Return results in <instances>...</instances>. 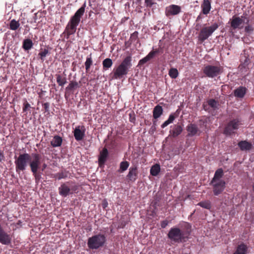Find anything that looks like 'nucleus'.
<instances>
[{
    "label": "nucleus",
    "instance_id": "32",
    "mask_svg": "<svg viewBox=\"0 0 254 254\" xmlns=\"http://www.w3.org/2000/svg\"><path fill=\"white\" fill-rule=\"evenodd\" d=\"M113 65L112 60L110 58H106L103 61V68L104 70H107Z\"/></svg>",
    "mask_w": 254,
    "mask_h": 254
},
{
    "label": "nucleus",
    "instance_id": "11",
    "mask_svg": "<svg viewBox=\"0 0 254 254\" xmlns=\"http://www.w3.org/2000/svg\"><path fill=\"white\" fill-rule=\"evenodd\" d=\"M239 126V121L234 119L230 121L224 129V132L226 135H231L234 133V130L237 129Z\"/></svg>",
    "mask_w": 254,
    "mask_h": 254
},
{
    "label": "nucleus",
    "instance_id": "12",
    "mask_svg": "<svg viewBox=\"0 0 254 254\" xmlns=\"http://www.w3.org/2000/svg\"><path fill=\"white\" fill-rule=\"evenodd\" d=\"M11 236L5 232L0 224V243L4 245H9L11 242Z\"/></svg>",
    "mask_w": 254,
    "mask_h": 254
},
{
    "label": "nucleus",
    "instance_id": "43",
    "mask_svg": "<svg viewBox=\"0 0 254 254\" xmlns=\"http://www.w3.org/2000/svg\"><path fill=\"white\" fill-rule=\"evenodd\" d=\"M31 172H32L33 175L34 177L36 183L38 184L41 179V175L40 173H38V170L32 171Z\"/></svg>",
    "mask_w": 254,
    "mask_h": 254
},
{
    "label": "nucleus",
    "instance_id": "8",
    "mask_svg": "<svg viewBox=\"0 0 254 254\" xmlns=\"http://www.w3.org/2000/svg\"><path fill=\"white\" fill-rule=\"evenodd\" d=\"M218 24L216 23L213 24L210 26L203 27L198 35V41L202 43L208 39L212 34L218 28Z\"/></svg>",
    "mask_w": 254,
    "mask_h": 254
},
{
    "label": "nucleus",
    "instance_id": "45",
    "mask_svg": "<svg viewBox=\"0 0 254 254\" xmlns=\"http://www.w3.org/2000/svg\"><path fill=\"white\" fill-rule=\"evenodd\" d=\"M42 106L44 109L45 112H48L49 111L50 104L48 102L43 103Z\"/></svg>",
    "mask_w": 254,
    "mask_h": 254
},
{
    "label": "nucleus",
    "instance_id": "13",
    "mask_svg": "<svg viewBox=\"0 0 254 254\" xmlns=\"http://www.w3.org/2000/svg\"><path fill=\"white\" fill-rule=\"evenodd\" d=\"M213 186V191L214 195H218L224 190L226 183L224 180H219L214 184H210Z\"/></svg>",
    "mask_w": 254,
    "mask_h": 254
},
{
    "label": "nucleus",
    "instance_id": "40",
    "mask_svg": "<svg viewBox=\"0 0 254 254\" xmlns=\"http://www.w3.org/2000/svg\"><path fill=\"white\" fill-rule=\"evenodd\" d=\"M129 166V163L127 161H123L120 163V170L121 172H124L128 168Z\"/></svg>",
    "mask_w": 254,
    "mask_h": 254
},
{
    "label": "nucleus",
    "instance_id": "15",
    "mask_svg": "<svg viewBox=\"0 0 254 254\" xmlns=\"http://www.w3.org/2000/svg\"><path fill=\"white\" fill-rule=\"evenodd\" d=\"M85 128L84 126H77L73 131V135L77 141H80L83 139L85 136Z\"/></svg>",
    "mask_w": 254,
    "mask_h": 254
},
{
    "label": "nucleus",
    "instance_id": "19",
    "mask_svg": "<svg viewBox=\"0 0 254 254\" xmlns=\"http://www.w3.org/2000/svg\"><path fill=\"white\" fill-rule=\"evenodd\" d=\"M224 175V172L222 168L217 169L214 174V177L212 178L210 184H214L216 182H218L219 180H221V179Z\"/></svg>",
    "mask_w": 254,
    "mask_h": 254
},
{
    "label": "nucleus",
    "instance_id": "2",
    "mask_svg": "<svg viewBox=\"0 0 254 254\" xmlns=\"http://www.w3.org/2000/svg\"><path fill=\"white\" fill-rule=\"evenodd\" d=\"M190 232L182 230L179 228L173 227L171 228L168 234V237L171 241L175 243H184L187 242L189 239Z\"/></svg>",
    "mask_w": 254,
    "mask_h": 254
},
{
    "label": "nucleus",
    "instance_id": "34",
    "mask_svg": "<svg viewBox=\"0 0 254 254\" xmlns=\"http://www.w3.org/2000/svg\"><path fill=\"white\" fill-rule=\"evenodd\" d=\"M158 50L151 51L144 58V63L153 58L155 55L158 53Z\"/></svg>",
    "mask_w": 254,
    "mask_h": 254
},
{
    "label": "nucleus",
    "instance_id": "18",
    "mask_svg": "<svg viewBox=\"0 0 254 254\" xmlns=\"http://www.w3.org/2000/svg\"><path fill=\"white\" fill-rule=\"evenodd\" d=\"M247 88L244 86H240L234 90V95L236 97L242 98L246 94Z\"/></svg>",
    "mask_w": 254,
    "mask_h": 254
},
{
    "label": "nucleus",
    "instance_id": "23",
    "mask_svg": "<svg viewBox=\"0 0 254 254\" xmlns=\"http://www.w3.org/2000/svg\"><path fill=\"white\" fill-rule=\"evenodd\" d=\"M238 146L242 151L250 150L252 148V144L246 140L241 141L238 143Z\"/></svg>",
    "mask_w": 254,
    "mask_h": 254
},
{
    "label": "nucleus",
    "instance_id": "24",
    "mask_svg": "<svg viewBox=\"0 0 254 254\" xmlns=\"http://www.w3.org/2000/svg\"><path fill=\"white\" fill-rule=\"evenodd\" d=\"M137 177V169L135 167H131L127 175V178L130 181H134Z\"/></svg>",
    "mask_w": 254,
    "mask_h": 254
},
{
    "label": "nucleus",
    "instance_id": "14",
    "mask_svg": "<svg viewBox=\"0 0 254 254\" xmlns=\"http://www.w3.org/2000/svg\"><path fill=\"white\" fill-rule=\"evenodd\" d=\"M181 8L180 6L175 4H171L165 8V14L166 16L176 15L180 13Z\"/></svg>",
    "mask_w": 254,
    "mask_h": 254
},
{
    "label": "nucleus",
    "instance_id": "9",
    "mask_svg": "<svg viewBox=\"0 0 254 254\" xmlns=\"http://www.w3.org/2000/svg\"><path fill=\"white\" fill-rule=\"evenodd\" d=\"M202 70L206 76L214 78L222 73L223 67L221 66L207 65L204 67Z\"/></svg>",
    "mask_w": 254,
    "mask_h": 254
},
{
    "label": "nucleus",
    "instance_id": "51",
    "mask_svg": "<svg viewBox=\"0 0 254 254\" xmlns=\"http://www.w3.org/2000/svg\"><path fill=\"white\" fill-rule=\"evenodd\" d=\"M138 64L140 65H141L142 64H143V59H141L139 61Z\"/></svg>",
    "mask_w": 254,
    "mask_h": 254
},
{
    "label": "nucleus",
    "instance_id": "4",
    "mask_svg": "<svg viewBox=\"0 0 254 254\" xmlns=\"http://www.w3.org/2000/svg\"><path fill=\"white\" fill-rule=\"evenodd\" d=\"M131 61L130 57H127L123 60L114 72L113 77L115 79H120L127 74L128 69L131 66Z\"/></svg>",
    "mask_w": 254,
    "mask_h": 254
},
{
    "label": "nucleus",
    "instance_id": "6",
    "mask_svg": "<svg viewBox=\"0 0 254 254\" xmlns=\"http://www.w3.org/2000/svg\"><path fill=\"white\" fill-rule=\"evenodd\" d=\"M249 22V18L244 16V15L241 16L234 15L229 22L230 24V32L233 33V30L242 29L244 27V24H248Z\"/></svg>",
    "mask_w": 254,
    "mask_h": 254
},
{
    "label": "nucleus",
    "instance_id": "33",
    "mask_svg": "<svg viewBox=\"0 0 254 254\" xmlns=\"http://www.w3.org/2000/svg\"><path fill=\"white\" fill-rule=\"evenodd\" d=\"M57 82L58 85L61 86H63L66 83V79L64 77H62L60 74H56Z\"/></svg>",
    "mask_w": 254,
    "mask_h": 254
},
{
    "label": "nucleus",
    "instance_id": "50",
    "mask_svg": "<svg viewBox=\"0 0 254 254\" xmlns=\"http://www.w3.org/2000/svg\"><path fill=\"white\" fill-rule=\"evenodd\" d=\"M4 157V156L3 152L0 150V162L2 161Z\"/></svg>",
    "mask_w": 254,
    "mask_h": 254
},
{
    "label": "nucleus",
    "instance_id": "27",
    "mask_svg": "<svg viewBox=\"0 0 254 254\" xmlns=\"http://www.w3.org/2000/svg\"><path fill=\"white\" fill-rule=\"evenodd\" d=\"M247 247L244 244L239 245L234 254H247Z\"/></svg>",
    "mask_w": 254,
    "mask_h": 254
},
{
    "label": "nucleus",
    "instance_id": "28",
    "mask_svg": "<svg viewBox=\"0 0 254 254\" xmlns=\"http://www.w3.org/2000/svg\"><path fill=\"white\" fill-rule=\"evenodd\" d=\"M32 41L30 39H26L23 42L22 47L25 50H29L33 47Z\"/></svg>",
    "mask_w": 254,
    "mask_h": 254
},
{
    "label": "nucleus",
    "instance_id": "17",
    "mask_svg": "<svg viewBox=\"0 0 254 254\" xmlns=\"http://www.w3.org/2000/svg\"><path fill=\"white\" fill-rule=\"evenodd\" d=\"M183 131V127L179 124L174 125L172 129L170 130V135L173 137H176L179 135Z\"/></svg>",
    "mask_w": 254,
    "mask_h": 254
},
{
    "label": "nucleus",
    "instance_id": "42",
    "mask_svg": "<svg viewBox=\"0 0 254 254\" xmlns=\"http://www.w3.org/2000/svg\"><path fill=\"white\" fill-rule=\"evenodd\" d=\"M247 25L245 27V32L248 34H251L254 31V27L253 25L248 24H246Z\"/></svg>",
    "mask_w": 254,
    "mask_h": 254
},
{
    "label": "nucleus",
    "instance_id": "5",
    "mask_svg": "<svg viewBox=\"0 0 254 254\" xmlns=\"http://www.w3.org/2000/svg\"><path fill=\"white\" fill-rule=\"evenodd\" d=\"M106 242L105 235L98 234L90 237L88 239V247L91 250H97L103 247Z\"/></svg>",
    "mask_w": 254,
    "mask_h": 254
},
{
    "label": "nucleus",
    "instance_id": "26",
    "mask_svg": "<svg viewBox=\"0 0 254 254\" xmlns=\"http://www.w3.org/2000/svg\"><path fill=\"white\" fill-rule=\"evenodd\" d=\"M68 172L66 170H62L61 172L54 175L53 178L58 179L59 180L62 179H65L68 177Z\"/></svg>",
    "mask_w": 254,
    "mask_h": 254
},
{
    "label": "nucleus",
    "instance_id": "1",
    "mask_svg": "<svg viewBox=\"0 0 254 254\" xmlns=\"http://www.w3.org/2000/svg\"><path fill=\"white\" fill-rule=\"evenodd\" d=\"M86 6V2H84L81 7L71 17L63 33V34L65 35L66 39H68L70 35L75 33L77 26L79 24L81 18L85 12Z\"/></svg>",
    "mask_w": 254,
    "mask_h": 254
},
{
    "label": "nucleus",
    "instance_id": "38",
    "mask_svg": "<svg viewBox=\"0 0 254 254\" xmlns=\"http://www.w3.org/2000/svg\"><path fill=\"white\" fill-rule=\"evenodd\" d=\"M197 205L207 209H210L211 207V202L209 200L199 202Z\"/></svg>",
    "mask_w": 254,
    "mask_h": 254
},
{
    "label": "nucleus",
    "instance_id": "35",
    "mask_svg": "<svg viewBox=\"0 0 254 254\" xmlns=\"http://www.w3.org/2000/svg\"><path fill=\"white\" fill-rule=\"evenodd\" d=\"M169 75L173 79H176L179 75V72L176 68H171L169 71Z\"/></svg>",
    "mask_w": 254,
    "mask_h": 254
},
{
    "label": "nucleus",
    "instance_id": "48",
    "mask_svg": "<svg viewBox=\"0 0 254 254\" xmlns=\"http://www.w3.org/2000/svg\"><path fill=\"white\" fill-rule=\"evenodd\" d=\"M145 3L147 6H151L154 3L152 1V0H145Z\"/></svg>",
    "mask_w": 254,
    "mask_h": 254
},
{
    "label": "nucleus",
    "instance_id": "7",
    "mask_svg": "<svg viewBox=\"0 0 254 254\" xmlns=\"http://www.w3.org/2000/svg\"><path fill=\"white\" fill-rule=\"evenodd\" d=\"M78 189V186L72 182L62 183L59 188V193L63 197H66L70 194L76 192Z\"/></svg>",
    "mask_w": 254,
    "mask_h": 254
},
{
    "label": "nucleus",
    "instance_id": "3",
    "mask_svg": "<svg viewBox=\"0 0 254 254\" xmlns=\"http://www.w3.org/2000/svg\"><path fill=\"white\" fill-rule=\"evenodd\" d=\"M15 165V170L17 173L20 174L21 172L25 170L28 164L29 163V161L31 160V157L30 154L29 153H25L20 154L18 157L14 156Z\"/></svg>",
    "mask_w": 254,
    "mask_h": 254
},
{
    "label": "nucleus",
    "instance_id": "41",
    "mask_svg": "<svg viewBox=\"0 0 254 254\" xmlns=\"http://www.w3.org/2000/svg\"><path fill=\"white\" fill-rule=\"evenodd\" d=\"M207 103L208 105L213 109H216L217 108L218 103L215 100L211 99L207 101Z\"/></svg>",
    "mask_w": 254,
    "mask_h": 254
},
{
    "label": "nucleus",
    "instance_id": "30",
    "mask_svg": "<svg viewBox=\"0 0 254 254\" xmlns=\"http://www.w3.org/2000/svg\"><path fill=\"white\" fill-rule=\"evenodd\" d=\"M93 64V60L91 57V54L86 58V61L85 62V66L86 72H88L89 71L91 66Z\"/></svg>",
    "mask_w": 254,
    "mask_h": 254
},
{
    "label": "nucleus",
    "instance_id": "16",
    "mask_svg": "<svg viewBox=\"0 0 254 254\" xmlns=\"http://www.w3.org/2000/svg\"><path fill=\"white\" fill-rule=\"evenodd\" d=\"M109 155L108 149L104 147L100 152L98 157V164L100 167L104 166Z\"/></svg>",
    "mask_w": 254,
    "mask_h": 254
},
{
    "label": "nucleus",
    "instance_id": "49",
    "mask_svg": "<svg viewBox=\"0 0 254 254\" xmlns=\"http://www.w3.org/2000/svg\"><path fill=\"white\" fill-rule=\"evenodd\" d=\"M108 203L106 200L104 199L102 202V207L103 208H106L108 206Z\"/></svg>",
    "mask_w": 254,
    "mask_h": 254
},
{
    "label": "nucleus",
    "instance_id": "46",
    "mask_svg": "<svg viewBox=\"0 0 254 254\" xmlns=\"http://www.w3.org/2000/svg\"><path fill=\"white\" fill-rule=\"evenodd\" d=\"M248 65V59L247 58H246L244 62L241 64L240 65V67L242 66L244 68H245L247 65Z\"/></svg>",
    "mask_w": 254,
    "mask_h": 254
},
{
    "label": "nucleus",
    "instance_id": "36",
    "mask_svg": "<svg viewBox=\"0 0 254 254\" xmlns=\"http://www.w3.org/2000/svg\"><path fill=\"white\" fill-rule=\"evenodd\" d=\"M49 53V50L47 49H41L40 53L38 54L41 60L43 62L45 60V58Z\"/></svg>",
    "mask_w": 254,
    "mask_h": 254
},
{
    "label": "nucleus",
    "instance_id": "22",
    "mask_svg": "<svg viewBox=\"0 0 254 254\" xmlns=\"http://www.w3.org/2000/svg\"><path fill=\"white\" fill-rule=\"evenodd\" d=\"M63 142L62 138L59 135H55L51 141V144L53 147H60Z\"/></svg>",
    "mask_w": 254,
    "mask_h": 254
},
{
    "label": "nucleus",
    "instance_id": "39",
    "mask_svg": "<svg viewBox=\"0 0 254 254\" xmlns=\"http://www.w3.org/2000/svg\"><path fill=\"white\" fill-rule=\"evenodd\" d=\"M20 24L18 21H16L14 19L12 20L9 24V27L11 30H16L19 27Z\"/></svg>",
    "mask_w": 254,
    "mask_h": 254
},
{
    "label": "nucleus",
    "instance_id": "44",
    "mask_svg": "<svg viewBox=\"0 0 254 254\" xmlns=\"http://www.w3.org/2000/svg\"><path fill=\"white\" fill-rule=\"evenodd\" d=\"M31 107L30 105L28 103L26 99H24L23 103V111L26 112Z\"/></svg>",
    "mask_w": 254,
    "mask_h": 254
},
{
    "label": "nucleus",
    "instance_id": "37",
    "mask_svg": "<svg viewBox=\"0 0 254 254\" xmlns=\"http://www.w3.org/2000/svg\"><path fill=\"white\" fill-rule=\"evenodd\" d=\"M175 119V117L174 116V115L173 114H171L169 116L168 119L161 125V127L163 128H165L168 125H169L171 123H172L174 121Z\"/></svg>",
    "mask_w": 254,
    "mask_h": 254
},
{
    "label": "nucleus",
    "instance_id": "47",
    "mask_svg": "<svg viewBox=\"0 0 254 254\" xmlns=\"http://www.w3.org/2000/svg\"><path fill=\"white\" fill-rule=\"evenodd\" d=\"M168 224V221L167 220H164L161 223V226L163 228H165Z\"/></svg>",
    "mask_w": 254,
    "mask_h": 254
},
{
    "label": "nucleus",
    "instance_id": "10",
    "mask_svg": "<svg viewBox=\"0 0 254 254\" xmlns=\"http://www.w3.org/2000/svg\"><path fill=\"white\" fill-rule=\"evenodd\" d=\"M30 156L31 159L29 161V165L31 171L38 170L41 165V155L38 153H32Z\"/></svg>",
    "mask_w": 254,
    "mask_h": 254
},
{
    "label": "nucleus",
    "instance_id": "20",
    "mask_svg": "<svg viewBox=\"0 0 254 254\" xmlns=\"http://www.w3.org/2000/svg\"><path fill=\"white\" fill-rule=\"evenodd\" d=\"M202 12L204 14H207L211 9V3L209 0H203L201 4Z\"/></svg>",
    "mask_w": 254,
    "mask_h": 254
},
{
    "label": "nucleus",
    "instance_id": "29",
    "mask_svg": "<svg viewBox=\"0 0 254 254\" xmlns=\"http://www.w3.org/2000/svg\"><path fill=\"white\" fill-rule=\"evenodd\" d=\"M79 87V83L75 81H71L68 85L65 88L66 92L72 91L75 88Z\"/></svg>",
    "mask_w": 254,
    "mask_h": 254
},
{
    "label": "nucleus",
    "instance_id": "21",
    "mask_svg": "<svg viewBox=\"0 0 254 254\" xmlns=\"http://www.w3.org/2000/svg\"><path fill=\"white\" fill-rule=\"evenodd\" d=\"M187 131L189 135L190 136H194L197 134L198 131V128L195 124H190L187 126Z\"/></svg>",
    "mask_w": 254,
    "mask_h": 254
},
{
    "label": "nucleus",
    "instance_id": "31",
    "mask_svg": "<svg viewBox=\"0 0 254 254\" xmlns=\"http://www.w3.org/2000/svg\"><path fill=\"white\" fill-rule=\"evenodd\" d=\"M160 171V166L156 164L153 165L150 169V174L153 176H156Z\"/></svg>",
    "mask_w": 254,
    "mask_h": 254
},
{
    "label": "nucleus",
    "instance_id": "52",
    "mask_svg": "<svg viewBox=\"0 0 254 254\" xmlns=\"http://www.w3.org/2000/svg\"><path fill=\"white\" fill-rule=\"evenodd\" d=\"M47 165L46 164H44L43 166V169H42V171L44 170V169H45Z\"/></svg>",
    "mask_w": 254,
    "mask_h": 254
},
{
    "label": "nucleus",
    "instance_id": "25",
    "mask_svg": "<svg viewBox=\"0 0 254 254\" xmlns=\"http://www.w3.org/2000/svg\"><path fill=\"white\" fill-rule=\"evenodd\" d=\"M163 114V108L160 105L155 107L153 111V116L155 119H158Z\"/></svg>",
    "mask_w": 254,
    "mask_h": 254
}]
</instances>
